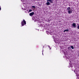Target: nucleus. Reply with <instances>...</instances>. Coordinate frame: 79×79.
<instances>
[{
	"label": "nucleus",
	"mask_w": 79,
	"mask_h": 79,
	"mask_svg": "<svg viewBox=\"0 0 79 79\" xmlns=\"http://www.w3.org/2000/svg\"><path fill=\"white\" fill-rule=\"evenodd\" d=\"M25 24H26V22L25 20L23 19V21H22L21 25L22 26H24V25Z\"/></svg>",
	"instance_id": "obj_1"
},
{
	"label": "nucleus",
	"mask_w": 79,
	"mask_h": 79,
	"mask_svg": "<svg viewBox=\"0 0 79 79\" xmlns=\"http://www.w3.org/2000/svg\"><path fill=\"white\" fill-rule=\"evenodd\" d=\"M47 2H50V3H53V0H47Z\"/></svg>",
	"instance_id": "obj_2"
},
{
	"label": "nucleus",
	"mask_w": 79,
	"mask_h": 79,
	"mask_svg": "<svg viewBox=\"0 0 79 79\" xmlns=\"http://www.w3.org/2000/svg\"><path fill=\"white\" fill-rule=\"evenodd\" d=\"M72 9H71L70 10L68 11V12L69 14H71V13H72Z\"/></svg>",
	"instance_id": "obj_3"
},
{
	"label": "nucleus",
	"mask_w": 79,
	"mask_h": 79,
	"mask_svg": "<svg viewBox=\"0 0 79 79\" xmlns=\"http://www.w3.org/2000/svg\"><path fill=\"white\" fill-rule=\"evenodd\" d=\"M76 23H74L72 24V26L73 27H76Z\"/></svg>",
	"instance_id": "obj_4"
},
{
	"label": "nucleus",
	"mask_w": 79,
	"mask_h": 79,
	"mask_svg": "<svg viewBox=\"0 0 79 79\" xmlns=\"http://www.w3.org/2000/svg\"><path fill=\"white\" fill-rule=\"evenodd\" d=\"M34 15V12H32L29 14L30 16H32L33 15Z\"/></svg>",
	"instance_id": "obj_5"
},
{
	"label": "nucleus",
	"mask_w": 79,
	"mask_h": 79,
	"mask_svg": "<svg viewBox=\"0 0 79 79\" xmlns=\"http://www.w3.org/2000/svg\"><path fill=\"white\" fill-rule=\"evenodd\" d=\"M47 5H51V3H50V2H48L46 3Z\"/></svg>",
	"instance_id": "obj_6"
},
{
	"label": "nucleus",
	"mask_w": 79,
	"mask_h": 79,
	"mask_svg": "<svg viewBox=\"0 0 79 79\" xmlns=\"http://www.w3.org/2000/svg\"><path fill=\"white\" fill-rule=\"evenodd\" d=\"M67 11H69V10H71V7H68V8H67Z\"/></svg>",
	"instance_id": "obj_7"
},
{
	"label": "nucleus",
	"mask_w": 79,
	"mask_h": 79,
	"mask_svg": "<svg viewBox=\"0 0 79 79\" xmlns=\"http://www.w3.org/2000/svg\"><path fill=\"white\" fill-rule=\"evenodd\" d=\"M68 31H69V30H68V29H67V30H65L64 31V32H68Z\"/></svg>",
	"instance_id": "obj_8"
},
{
	"label": "nucleus",
	"mask_w": 79,
	"mask_h": 79,
	"mask_svg": "<svg viewBox=\"0 0 79 79\" xmlns=\"http://www.w3.org/2000/svg\"><path fill=\"white\" fill-rule=\"evenodd\" d=\"M71 47L72 49H74V47L73 46H71Z\"/></svg>",
	"instance_id": "obj_9"
},
{
	"label": "nucleus",
	"mask_w": 79,
	"mask_h": 79,
	"mask_svg": "<svg viewBox=\"0 0 79 79\" xmlns=\"http://www.w3.org/2000/svg\"><path fill=\"white\" fill-rule=\"evenodd\" d=\"M32 8H35V6H32Z\"/></svg>",
	"instance_id": "obj_10"
},
{
	"label": "nucleus",
	"mask_w": 79,
	"mask_h": 79,
	"mask_svg": "<svg viewBox=\"0 0 79 79\" xmlns=\"http://www.w3.org/2000/svg\"><path fill=\"white\" fill-rule=\"evenodd\" d=\"M31 11H32V10H31V9L29 10V12H31Z\"/></svg>",
	"instance_id": "obj_11"
},
{
	"label": "nucleus",
	"mask_w": 79,
	"mask_h": 79,
	"mask_svg": "<svg viewBox=\"0 0 79 79\" xmlns=\"http://www.w3.org/2000/svg\"><path fill=\"white\" fill-rule=\"evenodd\" d=\"M77 29H79V25L77 26Z\"/></svg>",
	"instance_id": "obj_12"
},
{
	"label": "nucleus",
	"mask_w": 79,
	"mask_h": 79,
	"mask_svg": "<svg viewBox=\"0 0 79 79\" xmlns=\"http://www.w3.org/2000/svg\"><path fill=\"white\" fill-rule=\"evenodd\" d=\"M2 10V9H1V6H0V10Z\"/></svg>",
	"instance_id": "obj_13"
},
{
	"label": "nucleus",
	"mask_w": 79,
	"mask_h": 79,
	"mask_svg": "<svg viewBox=\"0 0 79 79\" xmlns=\"http://www.w3.org/2000/svg\"><path fill=\"white\" fill-rule=\"evenodd\" d=\"M21 2H23V0H21Z\"/></svg>",
	"instance_id": "obj_14"
},
{
	"label": "nucleus",
	"mask_w": 79,
	"mask_h": 79,
	"mask_svg": "<svg viewBox=\"0 0 79 79\" xmlns=\"http://www.w3.org/2000/svg\"><path fill=\"white\" fill-rule=\"evenodd\" d=\"M49 47H50V46H49Z\"/></svg>",
	"instance_id": "obj_15"
}]
</instances>
